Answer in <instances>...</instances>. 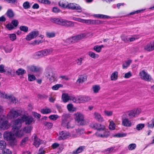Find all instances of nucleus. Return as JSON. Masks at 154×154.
<instances>
[{"label":"nucleus","mask_w":154,"mask_h":154,"mask_svg":"<svg viewBox=\"0 0 154 154\" xmlns=\"http://www.w3.org/2000/svg\"><path fill=\"white\" fill-rule=\"evenodd\" d=\"M33 121L34 119L31 116L28 114H24L14 121V125L10 132L5 131L3 135L4 139L7 140L9 141L10 145L14 146L17 145V141L16 137H21L23 136L25 133H30L32 127L31 126H28L24 128L23 130L20 129L22 124L25 122L26 125L31 124Z\"/></svg>","instance_id":"1"},{"label":"nucleus","mask_w":154,"mask_h":154,"mask_svg":"<svg viewBox=\"0 0 154 154\" xmlns=\"http://www.w3.org/2000/svg\"><path fill=\"white\" fill-rule=\"evenodd\" d=\"M61 125L68 129L72 128L74 126V122L70 120L69 116L67 114L62 116Z\"/></svg>","instance_id":"2"},{"label":"nucleus","mask_w":154,"mask_h":154,"mask_svg":"<svg viewBox=\"0 0 154 154\" xmlns=\"http://www.w3.org/2000/svg\"><path fill=\"white\" fill-rule=\"evenodd\" d=\"M21 112L18 110H16L14 109H11L7 114L6 117L8 119H12L17 118L21 115Z\"/></svg>","instance_id":"3"},{"label":"nucleus","mask_w":154,"mask_h":154,"mask_svg":"<svg viewBox=\"0 0 154 154\" xmlns=\"http://www.w3.org/2000/svg\"><path fill=\"white\" fill-rule=\"evenodd\" d=\"M75 119L79 124L84 125L85 124V122L84 119V116L80 112H78L74 114Z\"/></svg>","instance_id":"4"},{"label":"nucleus","mask_w":154,"mask_h":154,"mask_svg":"<svg viewBox=\"0 0 154 154\" xmlns=\"http://www.w3.org/2000/svg\"><path fill=\"white\" fill-rule=\"evenodd\" d=\"M47 79L49 81L52 82L57 81V76L55 72L52 69H50L49 70L48 73L47 75Z\"/></svg>","instance_id":"5"},{"label":"nucleus","mask_w":154,"mask_h":154,"mask_svg":"<svg viewBox=\"0 0 154 154\" xmlns=\"http://www.w3.org/2000/svg\"><path fill=\"white\" fill-rule=\"evenodd\" d=\"M0 97L2 98L10 100L13 103H16L18 102V100L12 95L8 96L5 92L1 91H0Z\"/></svg>","instance_id":"6"},{"label":"nucleus","mask_w":154,"mask_h":154,"mask_svg":"<svg viewBox=\"0 0 154 154\" xmlns=\"http://www.w3.org/2000/svg\"><path fill=\"white\" fill-rule=\"evenodd\" d=\"M139 75L142 79L147 82L150 81L152 79L149 74L144 70H142L140 72Z\"/></svg>","instance_id":"7"},{"label":"nucleus","mask_w":154,"mask_h":154,"mask_svg":"<svg viewBox=\"0 0 154 154\" xmlns=\"http://www.w3.org/2000/svg\"><path fill=\"white\" fill-rule=\"evenodd\" d=\"M67 8L72 10H76L79 12H81L82 11L80 6L75 3H68Z\"/></svg>","instance_id":"8"},{"label":"nucleus","mask_w":154,"mask_h":154,"mask_svg":"<svg viewBox=\"0 0 154 154\" xmlns=\"http://www.w3.org/2000/svg\"><path fill=\"white\" fill-rule=\"evenodd\" d=\"M11 126V124L7 120H3L0 123V130H5L8 129Z\"/></svg>","instance_id":"9"},{"label":"nucleus","mask_w":154,"mask_h":154,"mask_svg":"<svg viewBox=\"0 0 154 154\" xmlns=\"http://www.w3.org/2000/svg\"><path fill=\"white\" fill-rule=\"evenodd\" d=\"M59 134L60 136L58 138L59 140H64L71 137L70 134L68 132L62 131Z\"/></svg>","instance_id":"10"},{"label":"nucleus","mask_w":154,"mask_h":154,"mask_svg":"<svg viewBox=\"0 0 154 154\" xmlns=\"http://www.w3.org/2000/svg\"><path fill=\"white\" fill-rule=\"evenodd\" d=\"M38 35V31H34L29 33L26 36V39L28 41H30L35 38Z\"/></svg>","instance_id":"11"},{"label":"nucleus","mask_w":154,"mask_h":154,"mask_svg":"<svg viewBox=\"0 0 154 154\" xmlns=\"http://www.w3.org/2000/svg\"><path fill=\"white\" fill-rule=\"evenodd\" d=\"M145 50L151 51L154 50V42H151L145 45L144 46Z\"/></svg>","instance_id":"12"},{"label":"nucleus","mask_w":154,"mask_h":154,"mask_svg":"<svg viewBox=\"0 0 154 154\" xmlns=\"http://www.w3.org/2000/svg\"><path fill=\"white\" fill-rule=\"evenodd\" d=\"M95 135L98 137H107L109 136V134H107L105 129H104L103 131L101 130L100 131H97L95 133Z\"/></svg>","instance_id":"13"},{"label":"nucleus","mask_w":154,"mask_h":154,"mask_svg":"<svg viewBox=\"0 0 154 154\" xmlns=\"http://www.w3.org/2000/svg\"><path fill=\"white\" fill-rule=\"evenodd\" d=\"M122 125L126 127H130L132 125V123L131 120L127 118H123L122 119Z\"/></svg>","instance_id":"14"},{"label":"nucleus","mask_w":154,"mask_h":154,"mask_svg":"<svg viewBox=\"0 0 154 154\" xmlns=\"http://www.w3.org/2000/svg\"><path fill=\"white\" fill-rule=\"evenodd\" d=\"M27 68L28 71H30L33 72H38L41 69L39 67L34 65L28 66Z\"/></svg>","instance_id":"15"},{"label":"nucleus","mask_w":154,"mask_h":154,"mask_svg":"<svg viewBox=\"0 0 154 154\" xmlns=\"http://www.w3.org/2000/svg\"><path fill=\"white\" fill-rule=\"evenodd\" d=\"M32 137L34 140L33 144L36 147H38L41 143V140L37 138V136L35 134L33 135Z\"/></svg>","instance_id":"16"},{"label":"nucleus","mask_w":154,"mask_h":154,"mask_svg":"<svg viewBox=\"0 0 154 154\" xmlns=\"http://www.w3.org/2000/svg\"><path fill=\"white\" fill-rule=\"evenodd\" d=\"M85 33H82L74 36L72 37L73 42L74 43L77 42L78 41L82 39L85 36Z\"/></svg>","instance_id":"17"},{"label":"nucleus","mask_w":154,"mask_h":154,"mask_svg":"<svg viewBox=\"0 0 154 154\" xmlns=\"http://www.w3.org/2000/svg\"><path fill=\"white\" fill-rule=\"evenodd\" d=\"M79 98L80 103L88 102L91 100V98L89 97L86 96H80Z\"/></svg>","instance_id":"18"},{"label":"nucleus","mask_w":154,"mask_h":154,"mask_svg":"<svg viewBox=\"0 0 154 154\" xmlns=\"http://www.w3.org/2000/svg\"><path fill=\"white\" fill-rule=\"evenodd\" d=\"M51 22L63 25L64 19L56 18H52L51 19Z\"/></svg>","instance_id":"19"},{"label":"nucleus","mask_w":154,"mask_h":154,"mask_svg":"<svg viewBox=\"0 0 154 154\" xmlns=\"http://www.w3.org/2000/svg\"><path fill=\"white\" fill-rule=\"evenodd\" d=\"M53 50V49L52 48L45 49L41 50L43 57L50 54L52 53Z\"/></svg>","instance_id":"20"},{"label":"nucleus","mask_w":154,"mask_h":154,"mask_svg":"<svg viewBox=\"0 0 154 154\" xmlns=\"http://www.w3.org/2000/svg\"><path fill=\"white\" fill-rule=\"evenodd\" d=\"M94 116L95 119L99 122H102L104 121L103 118L98 112H95L94 114Z\"/></svg>","instance_id":"21"},{"label":"nucleus","mask_w":154,"mask_h":154,"mask_svg":"<svg viewBox=\"0 0 154 154\" xmlns=\"http://www.w3.org/2000/svg\"><path fill=\"white\" fill-rule=\"evenodd\" d=\"M72 96H69L66 94H63L62 96V98L63 101L66 103L69 100H71V97Z\"/></svg>","instance_id":"22"},{"label":"nucleus","mask_w":154,"mask_h":154,"mask_svg":"<svg viewBox=\"0 0 154 154\" xmlns=\"http://www.w3.org/2000/svg\"><path fill=\"white\" fill-rule=\"evenodd\" d=\"M87 77L85 75H81L79 76L77 81V83H82L86 80Z\"/></svg>","instance_id":"23"},{"label":"nucleus","mask_w":154,"mask_h":154,"mask_svg":"<svg viewBox=\"0 0 154 154\" xmlns=\"http://www.w3.org/2000/svg\"><path fill=\"white\" fill-rule=\"evenodd\" d=\"M63 25L66 26H74V22L64 19Z\"/></svg>","instance_id":"24"},{"label":"nucleus","mask_w":154,"mask_h":154,"mask_svg":"<svg viewBox=\"0 0 154 154\" xmlns=\"http://www.w3.org/2000/svg\"><path fill=\"white\" fill-rule=\"evenodd\" d=\"M94 16L99 18H102V19H110L111 18V17L110 16H107L106 15L101 14H95L94 15Z\"/></svg>","instance_id":"25"},{"label":"nucleus","mask_w":154,"mask_h":154,"mask_svg":"<svg viewBox=\"0 0 154 154\" xmlns=\"http://www.w3.org/2000/svg\"><path fill=\"white\" fill-rule=\"evenodd\" d=\"M98 20H85L82 19V23H85L88 24H93L95 23H97Z\"/></svg>","instance_id":"26"},{"label":"nucleus","mask_w":154,"mask_h":154,"mask_svg":"<svg viewBox=\"0 0 154 154\" xmlns=\"http://www.w3.org/2000/svg\"><path fill=\"white\" fill-rule=\"evenodd\" d=\"M85 148V146H81L79 147L77 149L74 150L72 152L73 154H77L81 152Z\"/></svg>","instance_id":"27"},{"label":"nucleus","mask_w":154,"mask_h":154,"mask_svg":"<svg viewBox=\"0 0 154 154\" xmlns=\"http://www.w3.org/2000/svg\"><path fill=\"white\" fill-rule=\"evenodd\" d=\"M118 78V72L117 71H115L113 72L110 76L111 80L112 81H116Z\"/></svg>","instance_id":"28"},{"label":"nucleus","mask_w":154,"mask_h":154,"mask_svg":"<svg viewBox=\"0 0 154 154\" xmlns=\"http://www.w3.org/2000/svg\"><path fill=\"white\" fill-rule=\"evenodd\" d=\"M68 2L66 1L62 0L59 2V5L63 8H67Z\"/></svg>","instance_id":"29"},{"label":"nucleus","mask_w":154,"mask_h":154,"mask_svg":"<svg viewBox=\"0 0 154 154\" xmlns=\"http://www.w3.org/2000/svg\"><path fill=\"white\" fill-rule=\"evenodd\" d=\"M5 14L9 18H11L14 16V14L12 10L10 9H8L7 11V12L5 13Z\"/></svg>","instance_id":"30"},{"label":"nucleus","mask_w":154,"mask_h":154,"mask_svg":"<svg viewBox=\"0 0 154 154\" xmlns=\"http://www.w3.org/2000/svg\"><path fill=\"white\" fill-rule=\"evenodd\" d=\"M132 62L131 60H128L125 61L122 64V68L123 69L127 68L130 64Z\"/></svg>","instance_id":"31"},{"label":"nucleus","mask_w":154,"mask_h":154,"mask_svg":"<svg viewBox=\"0 0 154 154\" xmlns=\"http://www.w3.org/2000/svg\"><path fill=\"white\" fill-rule=\"evenodd\" d=\"M51 109L48 108L42 109L41 110V112L44 114H49L51 113Z\"/></svg>","instance_id":"32"},{"label":"nucleus","mask_w":154,"mask_h":154,"mask_svg":"<svg viewBox=\"0 0 154 154\" xmlns=\"http://www.w3.org/2000/svg\"><path fill=\"white\" fill-rule=\"evenodd\" d=\"M35 58H38L43 57L42 51L35 53L33 56Z\"/></svg>","instance_id":"33"},{"label":"nucleus","mask_w":154,"mask_h":154,"mask_svg":"<svg viewBox=\"0 0 154 154\" xmlns=\"http://www.w3.org/2000/svg\"><path fill=\"white\" fill-rule=\"evenodd\" d=\"M109 124V128L110 130H114L116 128V124L112 121H110Z\"/></svg>","instance_id":"34"},{"label":"nucleus","mask_w":154,"mask_h":154,"mask_svg":"<svg viewBox=\"0 0 154 154\" xmlns=\"http://www.w3.org/2000/svg\"><path fill=\"white\" fill-rule=\"evenodd\" d=\"M115 148V147H111L110 148H108L104 150L103 151V152L105 154H109L113 151Z\"/></svg>","instance_id":"35"},{"label":"nucleus","mask_w":154,"mask_h":154,"mask_svg":"<svg viewBox=\"0 0 154 154\" xmlns=\"http://www.w3.org/2000/svg\"><path fill=\"white\" fill-rule=\"evenodd\" d=\"M104 47L103 45H96L94 47V50L97 52H100L102 48Z\"/></svg>","instance_id":"36"},{"label":"nucleus","mask_w":154,"mask_h":154,"mask_svg":"<svg viewBox=\"0 0 154 154\" xmlns=\"http://www.w3.org/2000/svg\"><path fill=\"white\" fill-rule=\"evenodd\" d=\"M97 128L96 130H97L98 131H100L101 130H103L105 129V126L103 125L97 123Z\"/></svg>","instance_id":"37"},{"label":"nucleus","mask_w":154,"mask_h":154,"mask_svg":"<svg viewBox=\"0 0 154 154\" xmlns=\"http://www.w3.org/2000/svg\"><path fill=\"white\" fill-rule=\"evenodd\" d=\"M71 98V100L74 102L76 103H80L79 96L74 97L73 96H72Z\"/></svg>","instance_id":"38"},{"label":"nucleus","mask_w":154,"mask_h":154,"mask_svg":"<svg viewBox=\"0 0 154 154\" xmlns=\"http://www.w3.org/2000/svg\"><path fill=\"white\" fill-rule=\"evenodd\" d=\"M92 89L93 90L94 92V93H97L100 89V87L99 85H95L93 86Z\"/></svg>","instance_id":"39"},{"label":"nucleus","mask_w":154,"mask_h":154,"mask_svg":"<svg viewBox=\"0 0 154 154\" xmlns=\"http://www.w3.org/2000/svg\"><path fill=\"white\" fill-rule=\"evenodd\" d=\"M88 55L94 59L97 58L99 57L98 54H96L91 51L88 52Z\"/></svg>","instance_id":"40"},{"label":"nucleus","mask_w":154,"mask_h":154,"mask_svg":"<svg viewBox=\"0 0 154 154\" xmlns=\"http://www.w3.org/2000/svg\"><path fill=\"white\" fill-rule=\"evenodd\" d=\"M127 135V134L125 133H119L114 135L113 137H122L126 136Z\"/></svg>","instance_id":"41"},{"label":"nucleus","mask_w":154,"mask_h":154,"mask_svg":"<svg viewBox=\"0 0 154 154\" xmlns=\"http://www.w3.org/2000/svg\"><path fill=\"white\" fill-rule=\"evenodd\" d=\"M26 72L25 70L21 68L19 69L16 71V73L18 75H21L24 74Z\"/></svg>","instance_id":"42"},{"label":"nucleus","mask_w":154,"mask_h":154,"mask_svg":"<svg viewBox=\"0 0 154 154\" xmlns=\"http://www.w3.org/2000/svg\"><path fill=\"white\" fill-rule=\"evenodd\" d=\"M8 36L10 40L12 41L15 40L17 38L16 35L15 34H9L8 35Z\"/></svg>","instance_id":"43"},{"label":"nucleus","mask_w":154,"mask_h":154,"mask_svg":"<svg viewBox=\"0 0 154 154\" xmlns=\"http://www.w3.org/2000/svg\"><path fill=\"white\" fill-rule=\"evenodd\" d=\"M63 85L61 84H57L54 86L52 87V89L54 90H56L62 87Z\"/></svg>","instance_id":"44"},{"label":"nucleus","mask_w":154,"mask_h":154,"mask_svg":"<svg viewBox=\"0 0 154 154\" xmlns=\"http://www.w3.org/2000/svg\"><path fill=\"white\" fill-rule=\"evenodd\" d=\"M59 118V116L57 115H52L49 116V118L53 121L56 120L57 119Z\"/></svg>","instance_id":"45"},{"label":"nucleus","mask_w":154,"mask_h":154,"mask_svg":"<svg viewBox=\"0 0 154 154\" xmlns=\"http://www.w3.org/2000/svg\"><path fill=\"white\" fill-rule=\"evenodd\" d=\"M136 145L135 143H131L128 146V149L129 150H132L135 149Z\"/></svg>","instance_id":"46"},{"label":"nucleus","mask_w":154,"mask_h":154,"mask_svg":"<svg viewBox=\"0 0 154 154\" xmlns=\"http://www.w3.org/2000/svg\"><path fill=\"white\" fill-rule=\"evenodd\" d=\"M6 146V143L4 141H0V149H4Z\"/></svg>","instance_id":"47"},{"label":"nucleus","mask_w":154,"mask_h":154,"mask_svg":"<svg viewBox=\"0 0 154 154\" xmlns=\"http://www.w3.org/2000/svg\"><path fill=\"white\" fill-rule=\"evenodd\" d=\"M2 154H12L11 151L8 149L4 148L2 150Z\"/></svg>","instance_id":"48"},{"label":"nucleus","mask_w":154,"mask_h":154,"mask_svg":"<svg viewBox=\"0 0 154 154\" xmlns=\"http://www.w3.org/2000/svg\"><path fill=\"white\" fill-rule=\"evenodd\" d=\"M65 42L67 44H72L74 43L72 37L66 39Z\"/></svg>","instance_id":"49"},{"label":"nucleus","mask_w":154,"mask_h":154,"mask_svg":"<svg viewBox=\"0 0 154 154\" xmlns=\"http://www.w3.org/2000/svg\"><path fill=\"white\" fill-rule=\"evenodd\" d=\"M36 79L35 76L31 74L28 75V80L30 82L32 81L35 80Z\"/></svg>","instance_id":"50"},{"label":"nucleus","mask_w":154,"mask_h":154,"mask_svg":"<svg viewBox=\"0 0 154 154\" xmlns=\"http://www.w3.org/2000/svg\"><path fill=\"white\" fill-rule=\"evenodd\" d=\"M20 29L22 31L26 32L28 30V28L26 26H21L20 27Z\"/></svg>","instance_id":"51"},{"label":"nucleus","mask_w":154,"mask_h":154,"mask_svg":"<svg viewBox=\"0 0 154 154\" xmlns=\"http://www.w3.org/2000/svg\"><path fill=\"white\" fill-rule=\"evenodd\" d=\"M23 7L25 9L29 8L30 7L29 3L27 1L24 2L23 4Z\"/></svg>","instance_id":"52"},{"label":"nucleus","mask_w":154,"mask_h":154,"mask_svg":"<svg viewBox=\"0 0 154 154\" xmlns=\"http://www.w3.org/2000/svg\"><path fill=\"white\" fill-rule=\"evenodd\" d=\"M83 59V58L82 57H79L78 58L75 60L76 63L78 65H81L82 64Z\"/></svg>","instance_id":"53"},{"label":"nucleus","mask_w":154,"mask_h":154,"mask_svg":"<svg viewBox=\"0 0 154 154\" xmlns=\"http://www.w3.org/2000/svg\"><path fill=\"white\" fill-rule=\"evenodd\" d=\"M128 114L130 118H132L135 116L134 110L129 111L128 112Z\"/></svg>","instance_id":"54"},{"label":"nucleus","mask_w":154,"mask_h":154,"mask_svg":"<svg viewBox=\"0 0 154 154\" xmlns=\"http://www.w3.org/2000/svg\"><path fill=\"white\" fill-rule=\"evenodd\" d=\"M144 127V124H140L137 125L136 129L138 131L141 130Z\"/></svg>","instance_id":"55"},{"label":"nucleus","mask_w":154,"mask_h":154,"mask_svg":"<svg viewBox=\"0 0 154 154\" xmlns=\"http://www.w3.org/2000/svg\"><path fill=\"white\" fill-rule=\"evenodd\" d=\"M97 123L95 122H93L91 123L89 125V126L90 128L96 130L97 128Z\"/></svg>","instance_id":"56"},{"label":"nucleus","mask_w":154,"mask_h":154,"mask_svg":"<svg viewBox=\"0 0 154 154\" xmlns=\"http://www.w3.org/2000/svg\"><path fill=\"white\" fill-rule=\"evenodd\" d=\"M5 72H6L8 74H11L12 72V69L8 67H5Z\"/></svg>","instance_id":"57"},{"label":"nucleus","mask_w":154,"mask_h":154,"mask_svg":"<svg viewBox=\"0 0 154 154\" xmlns=\"http://www.w3.org/2000/svg\"><path fill=\"white\" fill-rule=\"evenodd\" d=\"M44 125L49 128H51L53 126V124L50 122H46L44 123Z\"/></svg>","instance_id":"58"},{"label":"nucleus","mask_w":154,"mask_h":154,"mask_svg":"<svg viewBox=\"0 0 154 154\" xmlns=\"http://www.w3.org/2000/svg\"><path fill=\"white\" fill-rule=\"evenodd\" d=\"M121 38L122 40V41H123L125 42H129L128 38V37L126 36H125L124 35H122L121 36Z\"/></svg>","instance_id":"59"},{"label":"nucleus","mask_w":154,"mask_h":154,"mask_svg":"<svg viewBox=\"0 0 154 154\" xmlns=\"http://www.w3.org/2000/svg\"><path fill=\"white\" fill-rule=\"evenodd\" d=\"M46 35L49 38H52L55 36V34L54 32H46Z\"/></svg>","instance_id":"60"},{"label":"nucleus","mask_w":154,"mask_h":154,"mask_svg":"<svg viewBox=\"0 0 154 154\" xmlns=\"http://www.w3.org/2000/svg\"><path fill=\"white\" fill-rule=\"evenodd\" d=\"M11 24L14 27H17L19 24L18 21L17 20H14L11 21Z\"/></svg>","instance_id":"61"},{"label":"nucleus","mask_w":154,"mask_h":154,"mask_svg":"<svg viewBox=\"0 0 154 154\" xmlns=\"http://www.w3.org/2000/svg\"><path fill=\"white\" fill-rule=\"evenodd\" d=\"M6 27L10 30H11L14 29V26H13L11 23H8L6 25Z\"/></svg>","instance_id":"62"},{"label":"nucleus","mask_w":154,"mask_h":154,"mask_svg":"<svg viewBox=\"0 0 154 154\" xmlns=\"http://www.w3.org/2000/svg\"><path fill=\"white\" fill-rule=\"evenodd\" d=\"M43 42V41L41 40H35L32 44L33 45H38L40 43H42Z\"/></svg>","instance_id":"63"},{"label":"nucleus","mask_w":154,"mask_h":154,"mask_svg":"<svg viewBox=\"0 0 154 154\" xmlns=\"http://www.w3.org/2000/svg\"><path fill=\"white\" fill-rule=\"evenodd\" d=\"M105 115L107 116H110L112 114V111L105 110L104 111Z\"/></svg>","instance_id":"64"}]
</instances>
